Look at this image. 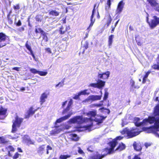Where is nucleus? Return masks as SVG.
Segmentation results:
<instances>
[{
	"mask_svg": "<svg viewBox=\"0 0 159 159\" xmlns=\"http://www.w3.org/2000/svg\"><path fill=\"white\" fill-rule=\"evenodd\" d=\"M7 142L4 138L3 137H0V143H4Z\"/></svg>",
	"mask_w": 159,
	"mask_h": 159,
	"instance_id": "obj_42",
	"label": "nucleus"
},
{
	"mask_svg": "<svg viewBox=\"0 0 159 159\" xmlns=\"http://www.w3.org/2000/svg\"><path fill=\"white\" fill-rule=\"evenodd\" d=\"M42 36H43V39L42 41H44L45 42H47L48 41V38L46 35V34L44 33L43 34H42Z\"/></svg>",
	"mask_w": 159,
	"mask_h": 159,
	"instance_id": "obj_33",
	"label": "nucleus"
},
{
	"mask_svg": "<svg viewBox=\"0 0 159 159\" xmlns=\"http://www.w3.org/2000/svg\"><path fill=\"white\" fill-rule=\"evenodd\" d=\"M147 1L156 10H159V4L156 2L155 0H147Z\"/></svg>",
	"mask_w": 159,
	"mask_h": 159,
	"instance_id": "obj_13",
	"label": "nucleus"
},
{
	"mask_svg": "<svg viewBox=\"0 0 159 159\" xmlns=\"http://www.w3.org/2000/svg\"><path fill=\"white\" fill-rule=\"evenodd\" d=\"M107 148L105 149L106 151L107 152V154H105L100 155V154L97 153L96 154L92 157V159H102L106 155H107V154H109V153H108V151L107 150Z\"/></svg>",
	"mask_w": 159,
	"mask_h": 159,
	"instance_id": "obj_15",
	"label": "nucleus"
},
{
	"mask_svg": "<svg viewBox=\"0 0 159 159\" xmlns=\"http://www.w3.org/2000/svg\"><path fill=\"white\" fill-rule=\"evenodd\" d=\"M64 82L63 81H61V82H60L58 84H57L56 86V87L57 88V87H59V88L62 87L64 85Z\"/></svg>",
	"mask_w": 159,
	"mask_h": 159,
	"instance_id": "obj_41",
	"label": "nucleus"
},
{
	"mask_svg": "<svg viewBox=\"0 0 159 159\" xmlns=\"http://www.w3.org/2000/svg\"><path fill=\"white\" fill-rule=\"evenodd\" d=\"M114 38V35L113 34L109 36L108 38V46L109 48H110L113 42V39Z\"/></svg>",
	"mask_w": 159,
	"mask_h": 159,
	"instance_id": "obj_24",
	"label": "nucleus"
},
{
	"mask_svg": "<svg viewBox=\"0 0 159 159\" xmlns=\"http://www.w3.org/2000/svg\"><path fill=\"white\" fill-rule=\"evenodd\" d=\"M122 126H123L125 125H126V124L125 123V122L124 121V120H122Z\"/></svg>",
	"mask_w": 159,
	"mask_h": 159,
	"instance_id": "obj_63",
	"label": "nucleus"
},
{
	"mask_svg": "<svg viewBox=\"0 0 159 159\" xmlns=\"http://www.w3.org/2000/svg\"><path fill=\"white\" fill-rule=\"evenodd\" d=\"M67 101H66L65 102H63V103L62 104V107H64L67 104Z\"/></svg>",
	"mask_w": 159,
	"mask_h": 159,
	"instance_id": "obj_60",
	"label": "nucleus"
},
{
	"mask_svg": "<svg viewBox=\"0 0 159 159\" xmlns=\"http://www.w3.org/2000/svg\"><path fill=\"white\" fill-rule=\"evenodd\" d=\"M59 13L56 10H52L49 13V15L53 16H57L59 15Z\"/></svg>",
	"mask_w": 159,
	"mask_h": 159,
	"instance_id": "obj_26",
	"label": "nucleus"
},
{
	"mask_svg": "<svg viewBox=\"0 0 159 159\" xmlns=\"http://www.w3.org/2000/svg\"><path fill=\"white\" fill-rule=\"evenodd\" d=\"M116 27L115 26H114V28H112V30L111 31V33H113V32L114 31V30H115V28Z\"/></svg>",
	"mask_w": 159,
	"mask_h": 159,
	"instance_id": "obj_62",
	"label": "nucleus"
},
{
	"mask_svg": "<svg viewBox=\"0 0 159 159\" xmlns=\"http://www.w3.org/2000/svg\"><path fill=\"white\" fill-rule=\"evenodd\" d=\"M45 50L48 52L49 53H51V51L50 49L49 48H46L45 49Z\"/></svg>",
	"mask_w": 159,
	"mask_h": 159,
	"instance_id": "obj_57",
	"label": "nucleus"
},
{
	"mask_svg": "<svg viewBox=\"0 0 159 159\" xmlns=\"http://www.w3.org/2000/svg\"><path fill=\"white\" fill-rule=\"evenodd\" d=\"M7 111V110L5 108H0V115H4Z\"/></svg>",
	"mask_w": 159,
	"mask_h": 159,
	"instance_id": "obj_30",
	"label": "nucleus"
},
{
	"mask_svg": "<svg viewBox=\"0 0 159 159\" xmlns=\"http://www.w3.org/2000/svg\"><path fill=\"white\" fill-rule=\"evenodd\" d=\"M20 67H15L13 68L12 69L13 70H16L17 71H19L20 70Z\"/></svg>",
	"mask_w": 159,
	"mask_h": 159,
	"instance_id": "obj_53",
	"label": "nucleus"
},
{
	"mask_svg": "<svg viewBox=\"0 0 159 159\" xmlns=\"http://www.w3.org/2000/svg\"><path fill=\"white\" fill-rule=\"evenodd\" d=\"M130 89L131 90H134V89H138L139 88V85L137 84H135V82L132 80H130Z\"/></svg>",
	"mask_w": 159,
	"mask_h": 159,
	"instance_id": "obj_20",
	"label": "nucleus"
},
{
	"mask_svg": "<svg viewBox=\"0 0 159 159\" xmlns=\"http://www.w3.org/2000/svg\"><path fill=\"white\" fill-rule=\"evenodd\" d=\"M96 6V5H95L94 7V9H93V11H92V14L91 16V18H90V21L91 22L90 24L89 25V27L88 28L87 30H89V31L91 29V28L92 27V26L93 25V23H94L95 21V19L93 18L94 17V12L95 11V8Z\"/></svg>",
	"mask_w": 159,
	"mask_h": 159,
	"instance_id": "obj_14",
	"label": "nucleus"
},
{
	"mask_svg": "<svg viewBox=\"0 0 159 159\" xmlns=\"http://www.w3.org/2000/svg\"><path fill=\"white\" fill-rule=\"evenodd\" d=\"M105 83V81H103L100 79H98L96 83L90 84L88 86H91L94 88H97L99 89H102L104 86Z\"/></svg>",
	"mask_w": 159,
	"mask_h": 159,
	"instance_id": "obj_8",
	"label": "nucleus"
},
{
	"mask_svg": "<svg viewBox=\"0 0 159 159\" xmlns=\"http://www.w3.org/2000/svg\"><path fill=\"white\" fill-rule=\"evenodd\" d=\"M133 159H141V158L140 157H139L138 155H135L134 156V157Z\"/></svg>",
	"mask_w": 159,
	"mask_h": 159,
	"instance_id": "obj_61",
	"label": "nucleus"
},
{
	"mask_svg": "<svg viewBox=\"0 0 159 159\" xmlns=\"http://www.w3.org/2000/svg\"><path fill=\"white\" fill-rule=\"evenodd\" d=\"M6 149L7 150L8 152L11 151H14V148L11 146L9 145L6 148Z\"/></svg>",
	"mask_w": 159,
	"mask_h": 159,
	"instance_id": "obj_36",
	"label": "nucleus"
},
{
	"mask_svg": "<svg viewBox=\"0 0 159 159\" xmlns=\"http://www.w3.org/2000/svg\"><path fill=\"white\" fill-rule=\"evenodd\" d=\"M111 0H108L107 3V5L109 7V8H111Z\"/></svg>",
	"mask_w": 159,
	"mask_h": 159,
	"instance_id": "obj_49",
	"label": "nucleus"
},
{
	"mask_svg": "<svg viewBox=\"0 0 159 159\" xmlns=\"http://www.w3.org/2000/svg\"><path fill=\"white\" fill-rule=\"evenodd\" d=\"M126 146L125 144L122 143H121L119 144L117 148L116 149V151L118 150L119 151H121L124 150Z\"/></svg>",
	"mask_w": 159,
	"mask_h": 159,
	"instance_id": "obj_22",
	"label": "nucleus"
},
{
	"mask_svg": "<svg viewBox=\"0 0 159 159\" xmlns=\"http://www.w3.org/2000/svg\"><path fill=\"white\" fill-rule=\"evenodd\" d=\"M110 9V8H109V7L108 6H107H107H105V9L107 11H109V10Z\"/></svg>",
	"mask_w": 159,
	"mask_h": 159,
	"instance_id": "obj_58",
	"label": "nucleus"
},
{
	"mask_svg": "<svg viewBox=\"0 0 159 159\" xmlns=\"http://www.w3.org/2000/svg\"><path fill=\"white\" fill-rule=\"evenodd\" d=\"M155 117L149 116L148 119H145L143 121L140 122V119L138 117H135L134 121L135 125L137 126L148 125L149 124L153 123L155 121Z\"/></svg>",
	"mask_w": 159,
	"mask_h": 159,
	"instance_id": "obj_4",
	"label": "nucleus"
},
{
	"mask_svg": "<svg viewBox=\"0 0 159 159\" xmlns=\"http://www.w3.org/2000/svg\"><path fill=\"white\" fill-rule=\"evenodd\" d=\"M99 110H100V111L102 112H103L104 110H106L107 111V112L108 114H109L110 112V110L109 109L107 108H104V107L100 109Z\"/></svg>",
	"mask_w": 159,
	"mask_h": 159,
	"instance_id": "obj_43",
	"label": "nucleus"
},
{
	"mask_svg": "<svg viewBox=\"0 0 159 159\" xmlns=\"http://www.w3.org/2000/svg\"><path fill=\"white\" fill-rule=\"evenodd\" d=\"M70 157V156L68 155H61L59 159H67V158H69Z\"/></svg>",
	"mask_w": 159,
	"mask_h": 159,
	"instance_id": "obj_39",
	"label": "nucleus"
},
{
	"mask_svg": "<svg viewBox=\"0 0 159 159\" xmlns=\"http://www.w3.org/2000/svg\"><path fill=\"white\" fill-rule=\"evenodd\" d=\"M123 138V137L120 136H118L117 137L116 139L113 140L112 141L109 143V145L110 147L109 148H107V149L108 151V153H112L114 151V147L117 143V140H120L122 139Z\"/></svg>",
	"mask_w": 159,
	"mask_h": 159,
	"instance_id": "obj_7",
	"label": "nucleus"
},
{
	"mask_svg": "<svg viewBox=\"0 0 159 159\" xmlns=\"http://www.w3.org/2000/svg\"><path fill=\"white\" fill-rule=\"evenodd\" d=\"M28 41H27L25 43V47L27 48V49L29 50V51L30 52L33 51L32 50L31 48L30 45H29L28 43Z\"/></svg>",
	"mask_w": 159,
	"mask_h": 159,
	"instance_id": "obj_35",
	"label": "nucleus"
},
{
	"mask_svg": "<svg viewBox=\"0 0 159 159\" xmlns=\"http://www.w3.org/2000/svg\"><path fill=\"white\" fill-rule=\"evenodd\" d=\"M47 94L44 93L42 94L40 98V102L41 105H42L45 101V99L47 98Z\"/></svg>",
	"mask_w": 159,
	"mask_h": 159,
	"instance_id": "obj_19",
	"label": "nucleus"
},
{
	"mask_svg": "<svg viewBox=\"0 0 159 159\" xmlns=\"http://www.w3.org/2000/svg\"><path fill=\"white\" fill-rule=\"evenodd\" d=\"M151 71H148L146 73L145 75L144 76L143 78V83H144L146 82L147 80V79Z\"/></svg>",
	"mask_w": 159,
	"mask_h": 159,
	"instance_id": "obj_27",
	"label": "nucleus"
},
{
	"mask_svg": "<svg viewBox=\"0 0 159 159\" xmlns=\"http://www.w3.org/2000/svg\"><path fill=\"white\" fill-rule=\"evenodd\" d=\"M35 19L37 21L41 22L43 19V17L41 15H37L36 16Z\"/></svg>",
	"mask_w": 159,
	"mask_h": 159,
	"instance_id": "obj_32",
	"label": "nucleus"
},
{
	"mask_svg": "<svg viewBox=\"0 0 159 159\" xmlns=\"http://www.w3.org/2000/svg\"><path fill=\"white\" fill-rule=\"evenodd\" d=\"M158 62L157 64H155L152 66V68L154 69L159 70V55L157 58Z\"/></svg>",
	"mask_w": 159,
	"mask_h": 159,
	"instance_id": "obj_29",
	"label": "nucleus"
},
{
	"mask_svg": "<svg viewBox=\"0 0 159 159\" xmlns=\"http://www.w3.org/2000/svg\"><path fill=\"white\" fill-rule=\"evenodd\" d=\"M20 91H24L25 90V89L24 87H22L20 89Z\"/></svg>",
	"mask_w": 159,
	"mask_h": 159,
	"instance_id": "obj_64",
	"label": "nucleus"
},
{
	"mask_svg": "<svg viewBox=\"0 0 159 159\" xmlns=\"http://www.w3.org/2000/svg\"><path fill=\"white\" fill-rule=\"evenodd\" d=\"M154 126L150 127H143L141 129H134L129 130L127 128L124 129L121 132L123 134H126L129 138H131L139 134L143 131L148 133H153L157 137L159 138V117H155Z\"/></svg>",
	"mask_w": 159,
	"mask_h": 159,
	"instance_id": "obj_2",
	"label": "nucleus"
},
{
	"mask_svg": "<svg viewBox=\"0 0 159 159\" xmlns=\"http://www.w3.org/2000/svg\"><path fill=\"white\" fill-rule=\"evenodd\" d=\"M105 92L104 94V96L103 97V100H106L107 98H108V96L109 95V93L108 92H107V90H106V89H105Z\"/></svg>",
	"mask_w": 159,
	"mask_h": 159,
	"instance_id": "obj_34",
	"label": "nucleus"
},
{
	"mask_svg": "<svg viewBox=\"0 0 159 159\" xmlns=\"http://www.w3.org/2000/svg\"><path fill=\"white\" fill-rule=\"evenodd\" d=\"M124 4L123 0L120 1L119 3L116 11V14H119L121 12L124 7Z\"/></svg>",
	"mask_w": 159,
	"mask_h": 159,
	"instance_id": "obj_12",
	"label": "nucleus"
},
{
	"mask_svg": "<svg viewBox=\"0 0 159 159\" xmlns=\"http://www.w3.org/2000/svg\"><path fill=\"white\" fill-rule=\"evenodd\" d=\"M156 101H158V104L156 106L154 109L155 114L157 115H159V96L157 97L154 99Z\"/></svg>",
	"mask_w": 159,
	"mask_h": 159,
	"instance_id": "obj_18",
	"label": "nucleus"
},
{
	"mask_svg": "<svg viewBox=\"0 0 159 159\" xmlns=\"http://www.w3.org/2000/svg\"><path fill=\"white\" fill-rule=\"evenodd\" d=\"M25 143L28 145L30 144H34V142L33 140H31L29 138H27L25 141Z\"/></svg>",
	"mask_w": 159,
	"mask_h": 159,
	"instance_id": "obj_28",
	"label": "nucleus"
},
{
	"mask_svg": "<svg viewBox=\"0 0 159 159\" xmlns=\"http://www.w3.org/2000/svg\"><path fill=\"white\" fill-rule=\"evenodd\" d=\"M66 30V28H65V27H63V26H61L60 29V33L61 34H64Z\"/></svg>",
	"mask_w": 159,
	"mask_h": 159,
	"instance_id": "obj_31",
	"label": "nucleus"
},
{
	"mask_svg": "<svg viewBox=\"0 0 159 159\" xmlns=\"http://www.w3.org/2000/svg\"><path fill=\"white\" fill-rule=\"evenodd\" d=\"M14 8L15 10H18L20 9V7L18 5H17L16 6H14Z\"/></svg>",
	"mask_w": 159,
	"mask_h": 159,
	"instance_id": "obj_55",
	"label": "nucleus"
},
{
	"mask_svg": "<svg viewBox=\"0 0 159 159\" xmlns=\"http://www.w3.org/2000/svg\"><path fill=\"white\" fill-rule=\"evenodd\" d=\"M80 96V95L79 94V93H78L75 95L73 98L75 99H77L79 98V96Z\"/></svg>",
	"mask_w": 159,
	"mask_h": 159,
	"instance_id": "obj_46",
	"label": "nucleus"
},
{
	"mask_svg": "<svg viewBox=\"0 0 159 159\" xmlns=\"http://www.w3.org/2000/svg\"><path fill=\"white\" fill-rule=\"evenodd\" d=\"M133 146L134 149L136 151H139L142 149V147L140 146V144L139 143H137L136 142H134V143Z\"/></svg>",
	"mask_w": 159,
	"mask_h": 159,
	"instance_id": "obj_21",
	"label": "nucleus"
},
{
	"mask_svg": "<svg viewBox=\"0 0 159 159\" xmlns=\"http://www.w3.org/2000/svg\"><path fill=\"white\" fill-rule=\"evenodd\" d=\"M19 154L18 152H16L13 157V159H16L19 156Z\"/></svg>",
	"mask_w": 159,
	"mask_h": 159,
	"instance_id": "obj_47",
	"label": "nucleus"
},
{
	"mask_svg": "<svg viewBox=\"0 0 159 159\" xmlns=\"http://www.w3.org/2000/svg\"><path fill=\"white\" fill-rule=\"evenodd\" d=\"M68 138L71 140L75 141H78L80 139L78 135L75 134H70L68 135Z\"/></svg>",
	"mask_w": 159,
	"mask_h": 159,
	"instance_id": "obj_16",
	"label": "nucleus"
},
{
	"mask_svg": "<svg viewBox=\"0 0 159 159\" xmlns=\"http://www.w3.org/2000/svg\"><path fill=\"white\" fill-rule=\"evenodd\" d=\"M78 152L80 154H82L84 153L83 151L81 149V148L80 147H78Z\"/></svg>",
	"mask_w": 159,
	"mask_h": 159,
	"instance_id": "obj_51",
	"label": "nucleus"
},
{
	"mask_svg": "<svg viewBox=\"0 0 159 159\" xmlns=\"http://www.w3.org/2000/svg\"><path fill=\"white\" fill-rule=\"evenodd\" d=\"M35 32L36 33H41V34H42L44 32L43 31V30L40 28H38V29H36Z\"/></svg>",
	"mask_w": 159,
	"mask_h": 159,
	"instance_id": "obj_38",
	"label": "nucleus"
},
{
	"mask_svg": "<svg viewBox=\"0 0 159 159\" xmlns=\"http://www.w3.org/2000/svg\"><path fill=\"white\" fill-rule=\"evenodd\" d=\"M151 144L149 143H145L144 144V145L146 148H147L148 147L150 146Z\"/></svg>",
	"mask_w": 159,
	"mask_h": 159,
	"instance_id": "obj_50",
	"label": "nucleus"
},
{
	"mask_svg": "<svg viewBox=\"0 0 159 159\" xmlns=\"http://www.w3.org/2000/svg\"><path fill=\"white\" fill-rule=\"evenodd\" d=\"M72 114V112L70 111L67 115L57 119L55 123V128L50 132V134L51 135H54L59 134L65 129H69L70 127L69 126H66L64 128L63 126H58L57 124L67 119Z\"/></svg>",
	"mask_w": 159,
	"mask_h": 159,
	"instance_id": "obj_3",
	"label": "nucleus"
},
{
	"mask_svg": "<svg viewBox=\"0 0 159 159\" xmlns=\"http://www.w3.org/2000/svg\"><path fill=\"white\" fill-rule=\"evenodd\" d=\"M146 14V21L148 24L150 28L151 29H153L159 24V17L156 16H154L152 17L153 18L151 20V21L149 22L148 21L149 15L147 13Z\"/></svg>",
	"mask_w": 159,
	"mask_h": 159,
	"instance_id": "obj_5",
	"label": "nucleus"
},
{
	"mask_svg": "<svg viewBox=\"0 0 159 159\" xmlns=\"http://www.w3.org/2000/svg\"><path fill=\"white\" fill-rule=\"evenodd\" d=\"M79 93V94L81 95H88L89 94L90 92L88 89H85Z\"/></svg>",
	"mask_w": 159,
	"mask_h": 159,
	"instance_id": "obj_25",
	"label": "nucleus"
},
{
	"mask_svg": "<svg viewBox=\"0 0 159 159\" xmlns=\"http://www.w3.org/2000/svg\"><path fill=\"white\" fill-rule=\"evenodd\" d=\"M110 73L109 71H107L105 72L102 73H98V77L99 78L102 79L103 80L107 79L110 75Z\"/></svg>",
	"mask_w": 159,
	"mask_h": 159,
	"instance_id": "obj_11",
	"label": "nucleus"
},
{
	"mask_svg": "<svg viewBox=\"0 0 159 159\" xmlns=\"http://www.w3.org/2000/svg\"><path fill=\"white\" fill-rule=\"evenodd\" d=\"M102 97V95H91L89 96L83 102H89L100 100L101 99Z\"/></svg>",
	"mask_w": 159,
	"mask_h": 159,
	"instance_id": "obj_9",
	"label": "nucleus"
},
{
	"mask_svg": "<svg viewBox=\"0 0 159 159\" xmlns=\"http://www.w3.org/2000/svg\"><path fill=\"white\" fill-rule=\"evenodd\" d=\"M103 102V101H101L99 103L96 104V106L98 107L101 106L102 105Z\"/></svg>",
	"mask_w": 159,
	"mask_h": 159,
	"instance_id": "obj_54",
	"label": "nucleus"
},
{
	"mask_svg": "<svg viewBox=\"0 0 159 159\" xmlns=\"http://www.w3.org/2000/svg\"><path fill=\"white\" fill-rule=\"evenodd\" d=\"M73 103V100L71 99H70V101L69 102V103L68 104V105L70 107L71 105Z\"/></svg>",
	"mask_w": 159,
	"mask_h": 159,
	"instance_id": "obj_52",
	"label": "nucleus"
},
{
	"mask_svg": "<svg viewBox=\"0 0 159 159\" xmlns=\"http://www.w3.org/2000/svg\"><path fill=\"white\" fill-rule=\"evenodd\" d=\"M30 54L31 55L32 57H33V58L34 59H35V57L34 56V55L33 53V51L31 52H30Z\"/></svg>",
	"mask_w": 159,
	"mask_h": 159,
	"instance_id": "obj_59",
	"label": "nucleus"
},
{
	"mask_svg": "<svg viewBox=\"0 0 159 159\" xmlns=\"http://www.w3.org/2000/svg\"><path fill=\"white\" fill-rule=\"evenodd\" d=\"M30 71H31L32 73L35 74L38 73L39 71H38L36 69H34V68H30Z\"/></svg>",
	"mask_w": 159,
	"mask_h": 159,
	"instance_id": "obj_40",
	"label": "nucleus"
},
{
	"mask_svg": "<svg viewBox=\"0 0 159 159\" xmlns=\"http://www.w3.org/2000/svg\"><path fill=\"white\" fill-rule=\"evenodd\" d=\"M70 107L67 106L66 108L62 112V113L64 114L65 113H66L67 111H69L70 110Z\"/></svg>",
	"mask_w": 159,
	"mask_h": 159,
	"instance_id": "obj_44",
	"label": "nucleus"
},
{
	"mask_svg": "<svg viewBox=\"0 0 159 159\" xmlns=\"http://www.w3.org/2000/svg\"><path fill=\"white\" fill-rule=\"evenodd\" d=\"M96 111H91L86 113L88 118H83L82 116H77L70 119L68 122L70 124L77 123L81 124L84 122L89 123V124L84 126L86 129L90 130L92 127L95 125H99L103 122L105 117L102 116H96Z\"/></svg>",
	"mask_w": 159,
	"mask_h": 159,
	"instance_id": "obj_1",
	"label": "nucleus"
},
{
	"mask_svg": "<svg viewBox=\"0 0 159 159\" xmlns=\"http://www.w3.org/2000/svg\"><path fill=\"white\" fill-rule=\"evenodd\" d=\"M38 74L41 76H43L46 75L48 74V72H47L39 71Z\"/></svg>",
	"mask_w": 159,
	"mask_h": 159,
	"instance_id": "obj_37",
	"label": "nucleus"
},
{
	"mask_svg": "<svg viewBox=\"0 0 159 159\" xmlns=\"http://www.w3.org/2000/svg\"><path fill=\"white\" fill-rule=\"evenodd\" d=\"M33 108L31 107L28 111L27 114L25 115L26 118H29L32 115L35 113V111H34Z\"/></svg>",
	"mask_w": 159,
	"mask_h": 159,
	"instance_id": "obj_17",
	"label": "nucleus"
},
{
	"mask_svg": "<svg viewBox=\"0 0 159 159\" xmlns=\"http://www.w3.org/2000/svg\"><path fill=\"white\" fill-rule=\"evenodd\" d=\"M52 150V148L51 147L48 145L47 146V154H48L49 153V151H51Z\"/></svg>",
	"mask_w": 159,
	"mask_h": 159,
	"instance_id": "obj_45",
	"label": "nucleus"
},
{
	"mask_svg": "<svg viewBox=\"0 0 159 159\" xmlns=\"http://www.w3.org/2000/svg\"><path fill=\"white\" fill-rule=\"evenodd\" d=\"M21 25V22L20 20H19L18 22L16 24V25L18 26H20Z\"/></svg>",
	"mask_w": 159,
	"mask_h": 159,
	"instance_id": "obj_56",
	"label": "nucleus"
},
{
	"mask_svg": "<svg viewBox=\"0 0 159 159\" xmlns=\"http://www.w3.org/2000/svg\"><path fill=\"white\" fill-rule=\"evenodd\" d=\"M23 119L16 116L15 120H13V125L12 126V132H15L17 130V128H18L20 126L21 124L23 121Z\"/></svg>",
	"mask_w": 159,
	"mask_h": 159,
	"instance_id": "obj_6",
	"label": "nucleus"
},
{
	"mask_svg": "<svg viewBox=\"0 0 159 159\" xmlns=\"http://www.w3.org/2000/svg\"><path fill=\"white\" fill-rule=\"evenodd\" d=\"M8 37L4 34L0 33V48L6 46L7 43L6 40Z\"/></svg>",
	"mask_w": 159,
	"mask_h": 159,
	"instance_id": "obj_10",
	"label": "nucleus"
},
{
	"mask_svg": "<svg viewBox=\"0 0 159 159\" xmlns=\"http://www.w3.org/2000/svg\"><path fill=\"white\" fill-rule=\"evenodd\" d=\"M109 20H108V22L107 23V25L108 26L109 25L112 20V18L111 17V16L110 15L109 16Z\"/></svg>",
	"mask_w": 159,
	"mask_h": 159,
	"instance_id": "obj_48",
	"label": "nucleus"
},
{
	"mask_svg": "<svg viewBox=\"0 0 159 159\" xmlns=\"http://www.w3.org/2000/svg\"><path fill=\"white\" fill-rule=\"evenodd\" d=\"M45 148V146L42 145L39 146L37 149L38 153L39 154L42 155L43 152Z\"/></svg>",
	"mask_w": 159,
	"mask_h": 159,
	"instance_id": "obj_23",
	"label": "nucleus"
}]
</instances>
